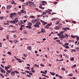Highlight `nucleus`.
<instances>
[{"label":"nucleus","mask_w":79,"mask_h":79,"mask_svg":"<svg viewBox=\"0 0 79 79\" xmlns=\"http://www.w3.org/2000/svg\"><path fill=\"white\" fill-rule=\"evenodd\" d=\"M6 39L8 40H9V37H8V36H6Z\"/></svg>","instance_id":"nucleus-61"},{"label":"nucleus","mask_w":79,"mask_h":79,"mask_svg":"<svg viewBox=\"0 0 79 79\" xmlns=\"http://www.w3.org/2000/svg\"><path fill=\"white\" fill-rule=\"evenodd\" d=\"M47 5V4H41L40 6H39V8H40L41 9H42V10H44V9H45V7H42V5L43 6H44V5Z\"/></svg>","instance_id":"nucleus-3"},{"label":"nucleus","mask_w":79,"mask_h":79,"mask_svg":"<svg viewBox=\"0 0 79 79\" xmlns=\"http://www.w3.org/2000/svg\"><path fill=\"white\" fill-rule=\"evenodd\" d=\"M56 41L57 42H60V40H56Z\"/></svg>","instance_id":"nucleus-42"},{"label":"nucleus","mask_w":79,"mask_h":79,"mask_svg":"<svg viewBox=\"0 0 79 79\" xmlns=\"http://www.w3.org/2000/svg\"><path fill=\"white\" fill-rule=\"evenodd\" d=\"M24 34H27V31H24Z\"/></svg>","instance_id":"nucleus-47"},{"label":"nucleus","mask_w":79,"mask_h":79,"mask_svg":"<svg viewBox=\"0 0 79 79\" xmlns=\"http://www.w3.org/2000/svg\"><path fill=\"white\" fill-rule=\"evenodd\" d=\"M40 21L41 23H44V21H43V20H40Z\"/></svg>","instance_id":"nucleus-53"},{"label":"nucleus","mask_w":79,"mask_h":79,"mask_svg":"<svg viewBox=\"0 0 79 79\" xmlns=\"http://www.w3.org/2000/svg\"><path fill=\"white\" fill-rule=\"evenodd\" d=\"M34 18V16H31L30 17V18Z\"/></svg>","instance_id":"nucleus-49"},{"label":"nucleus","mask_w":79,"mask_h":79,"mask_svg":"<svg viewBox=\"0 0 79 79\" xmlns=\"http://www.w3.org/2000/svg\"><path fill=\"white\" fill-rule=\"evenodd\" d=\"M23 12H24V10H21V13H23Z\"/></svg>","instance_id":"nucleus-57"},{"label":"nucleus","mask_w":79,"mask_h":79,"mask_svg":"<svg viewBox=\"0 0 79 79\" xmlns=\"http://www.w3.org/2000/svg\"><path fill=\"white\" fill-rule=\"evenodd\" d=\"M3 18H4L3 16L0 17V20H3Z\"/></svg>","instance_id":"nucleus-29"},{"label":"nucleus","mask_w":79,"mask_h":79,"mask_svg":"<svg viewBox=\"0 0 79 79\" xmlns=\"http://www.w3.org/2000/svg\"><path fill=\"white\" fill-rule=\"evenodd\" d=\"M72 23L73 24H76V21H73Z\"/></svg>","instance_id":"nucleus-45"},{"label":"nucleus","mask_w":79,"mask_h":79,"mask_svg":"<svg viewBox=\"0 0 79 79\" xmlns=\"http://www.w3.org/2000/svg\"><path fill=\"white\" fill-rule=\"evenodd\" d=\"M27 76H28V77H31V75H27Z\"/></svg>","instance_id":"nucleus-54"},{"label":"nucleus","mask_w":79,"mask_h":79,"mask_svg":"<svg viewBox=\"0 0 79 79\" xmlns=\"http://www.w3.org/2000/svg\"><path fill=\"white\" fill-rule=\"evenodd\" d=\"M8 40L9 42H11V43H13V41H12L10 40Z\"/></svg>","instance_id":"nucleus-52"},{"label":"nucleus","mask_w":79,"mask_h":79,"mask_svg":"<svg viewBox=\"0 0 79 79\" xmlns=\"http://www.w3.org/2000/svg\"><path fill=\"white\" fill-rule=\"evenodd\" d=\"M34 2H29V5H28L29 6H30L31 7L32 6Z\"/></svg>","instance_id":"nucleus-7"},{"label":"nucleus","mask_w":79,"mask_h":79,"mask_svg":"<svg viewBox=\"0 0 79 79\" xmlns=\"http://www.w3.org/2000/svg\"><path fill=\"white\" fill-rule=\"evenodd\" d=\"M46 13H49L48 14H50V15H54V14H52V13H51L50 12H49V11L48 10H46Z\"/></svg>","instance_id":"nucleus-13"},{"label":"nucleus","mask_w":79,"mask_h":79,"mask_svg":"<svg viewBox=\"0 0 79 79\" xmlns=\"http://www.w3.org/2000/svg\"><path fill=\"white\" fill-rule=\"evenodd\" d=\"M29 29H32V27H31V26H29L28 27Z\"/></svg>","instance_id":"nucleus-58"},{"label":"nucleus","mask_w":79,"mask_h":79,"mask_svg":"<svg viewBox=\"0 0 79 79\" xmlns=\"http://www.w3.org/2000/svg\"><path fill=\"white\" fill-rule=\"evenodd\" d=\"M68 76H73V74H69L68 75Z\"/></svg>","instance_id":"nucleus-40"},{"label":"nucleus","mask_w":79,"mask_h":79,"mask_svg":"<svg viewBox=\"0 0 79 79\" xmlns=\"http://www.w3.org/2000/svg\"><path fill=\"white\" fill-rule=\"evenodd\" d=\"M41 3H42V4H47V2H46V1H41Z\"/></svg>","instance_id":"nucleus-17"},{"label":"nucleus","mask_w":79,"mask_h":79,"mask_svg":"<svg viewBox=\"0 0 79 79\" xmlns=\"http://www.w3.org/2000/svg\"><path fill=\"white\" fill-rule=\"evenodd\" d=\"M27 48H28V50H31V46H28Z\"/></svg>","instance_id":"nucleus-23"},{"label":"nucleus","mask_w":79,"mask_h":79,"mask_svg":"<svg viewBox=\"0 0 79 79\" xmlns=\"http://www.w3.org/2000/svg\"><path fill=\"white\" fill-rule=\"evenodd\" d=\"M14 42L15 44H16V42H19V41H18L17 40H14Z\"/></svg>","instance_id":"nucleus-26"},{"label":"nucleus","mask_w":79,"mask_h":79,"mask_svg":"<svg viewBox=\"0 0 79 79\" xmlns=\"http://www.w3.org/2000/svg\"><path fill=\"white\" fill-rule=\"evenodd\" d=\"M29 2H26V6H27V5H29Z\"/></svg>","instance_id":"nucleus-30"},{"label":"nucleus","mask_w":79,"mask_h":79,"mask_svg":"<svg viewBox=\"0 0 79 79\" xmlns=\"http://www.w3.org/2000/svg\"><path fill=\"white\" fill-rule=\"evenodd\" d=\"M14 72L16 74H19V72L17 71H15Z\"/></svg>","instance_id":"nucleus-41"},{"label":"nucleus","mask_w":79,"mask_h":79,"mask_svg":"<svg viewBox=\"0 0 79 79\" xmlns=\"http://www.w3.org/2000/svg\"><path fill=\"white\" fill-rule=\"evenodd\" d=\"M41 32H44L45 31V29H43V28H41Z\"/></svg>","instance_id":"nucleus-19"},{"label":"nucleus","mask_w":79,"mask_h":79,"mask_svg":"<svg viewBox=\"0 0 79 79\" xmlns=\"http://www.w3.org/2000/svg\"><path fill=\"white\" fill-rule=\"evenodd\" d=\"M40 24H41L40 22H38L36 23L34 25V26L35 27H38V28H39V27H40V26L39 25H40Z\"/></svg>","instance_id":"nucleus-2"},{"label":"nucleus","mask_w":79,"mask_h":79,"mask_svg":"<svg viewBox=\"0 0 79 79\" xmlns=\"http://www.w3.org/2000/svg\"><path fill=\"white\" fill-rule=\"evenodd\" d=\"M37 22H38V21H37V19H35V23H37Z\"/></svg>","instance_id":"nucleus-50"},{"label":"nucleus","mask_w":79,"mask_h":79,"mask_svg":"<svg viewBox=\"0 0 79 79\" xmlns=\"http://www.w3.org/2000/svg\"><path fill=\"white\" fill-rule=\"evenodd\" d=\"M32 6H33L34 7H36V6L35 5V4L33 3Z\"/></svg>","instance_id":"nucleus-46"},{"label":"nucleus","mask_w":79,"mask_h":79,"mask_svg":"<svg viewBox=\"0 0 79 79\" xmlns=\"http://www.w3.org/2000/svg\"><path fill=\"white\" fill-rule=\"evenodd\" d=\"M1 73H3L4 74L5 73V71L4 70H3V69H1Z\"/></svg>","instance_id":"nucleus-15"},{"label":"nucleus","mask_w":79,"mask_h":79,"mask_svg":"<svg viewBox=\"0 0 79 79\" xmlns=\"http://www.w3.org/2000/svg\"><path fill=\"white\" fill-rule=\"evenodd\" d=\"M65 45H68V46L69 45V43H66V44H65Z\"/></svg>","instance_id":"nucleus-55"},{"label":"nucleus","mask_w":79,"mask_h":79,"mask_svg":"<svg viewBox=\"0 0 79 79\" xmlns=\"http://www.w3.org/2000/svg\"><path fill=\"white\" fill-rule=\"evenodd\" d=\"M9 27H14V26H13V25H10Z\"/></svg>","instance_id":"nucleus-43"},{"label":"nucleus","mask_w":79,"mask_h":79,"mask_svg":"<svg viewBox=\"0 0 79 79\" xmlns=\"http://www.w3.org/2000/svg\"><path fill=\"white\" fill-rule=\"evenodd\" d=\"M47 26H50L51 25H52V23H51V24L50 23H48V24L47 25Z\"/></svg>","instance_id":"nucleus-36"},{"label":"nucleus","mask_w":79,"mask_h":79,"mask_svg":"<svg viewBox=\"0 0 79 79\" xmlns=\"http://www.w3.org/2000/svg\"><path fill=\"white\" fill-rule=\"evenodd\" d=\"M28 26H31L32 24V23L29 22L28 24Z\"/></svg>","instance_id":"nucleus-25"},{"label":"nucleus","mask_w":79,"mask_h":79,"mask_svg":"<svg viewBox=\"0 0 79 79\" xmlns=\"http://www.w3.org/2000/svg\"><path fill=\"white\" fill-rule=\"evenodd\" d=\"M17 19H18V18H15L14 19V20H13V23L14 24H15V23H18L19 21V20Z\"/></svg>","instance_id":"nucleus-5"},{"label":"nucleus","mask_w":79,"mask_h":79,"mask_svg":"<svg viewBox=\"0 0 79 79\" xmlns=\"http://www.w3.org/2000/svg\"><path fill=\"white\" fill-rule=\"evenodd\" d=\"M62 70V71H66V69H65V68H62L61 69Z\"/></svg>","instance_id":"nucleus-35"},{"label":"nucleus","mask_w":79,"mask_h":79,"mask_svg":"<svg viewBox=\"0 0 79 79\" xmlns=\"http://www.w3.org/2000/svg\"><path fill=\"white\" fill-rule=\"evenodd\" d=\"M16 16V13H11L10 14V18H12L14 16Z\"/></svg>","instance_id":"nucleus-4"},{"label":"nucleus","mask_w":79,"mask_h":79,"mask_svg":"<svg viewBox=\"0 0 79 79\" xmlns=\"http://www.w3.org/2000/svg\"><path fill=\"white\" fill-rule=\"evenodd\" d=\"M47 15V12H43V14L42 15V16H44V15Z\"/></svg>","instance_id":"nucleus-22"},{"label":"nucleus","mask_w":79,"mask_h":79,"mask_svg":"<svg viewBox=\"0 0 79 79\" xmlns=\"http://www.w3.org/2000/svg\"><path fill=\"white\" fill-rule=\"evenodd\" d=\"M31 21L32 23H35V21L34 20H32Z\"/></svg>","instance_id":"nucleus-32"},{"label":"nucleus","mask_w":79,"mask_h":79,"mask_svg":"<svg viewBox=\"0 0 79 79\" xmlns=\"http://www.w3.org/2000/svg\"><path fill=\"white\" fill-rule=\"evenodd\" d=\"M23 13H24V14H26V11H23Z\"/></svg>","instance_id":"nucleus-60"},{"label":"nucleus","mask_w":79,"mask_h":79,"mask_svg":"<svg viewBox=\"0 0 79 79\" xmlns=\"http://www.w3.org/2000/svg\"><path fill=\"white\" fill-rule=\"evenodd\" d=\"M6 71L7 72V73H11V71L10 70H6Z\"/></svg>","instance_id":"nucleus-34"},{"label":"nucleus","mask_w":79,"mask_h":79,"mask_svg":"<svg viewBox=\"0 0 79 79\" xmlns=\"http://www.w3.org/2000/svg\"><path fill=\"white\" fill-rule=\"evenodd\" d=\"M15 72L14 71H12V72H11V73H10V74L11 75H12L13 76H15Z\"/></svg>","instance_id":"nucleus-14"},{"label":"nucleus","mask_w":79,"mask_h":79,"mask_svg":"<svg viewBox=\"0 0 79 79\" xmlns=\"http://www.w3.org/2000/svg\"><path fill=\"white\" fill-rule=\"evenodd\" d=\"M45 27L46 29H49V27H48V26L47 25L46 26H45Z\"/></svg>","instance_id":"nucleus-31"},{"label":"nucleus","mask_w":79,"mask_h":79,"mask_svg":"<svg viewBox=\"0 0 79 79\" xmlns=\"http://www.w3.org/2000/svg\"><path fill=\"white\" fill-rule=\"evenodd\" d=\"M60 38H61V39H64V38L68 39V35L66 33H65V35H63V32H62V34L60 36Z\"/></svg>","instance_id":"nucleus-1"},{"label":"nucleus","mask_w":79,"mask_h":79,"mask_svg":"<svg viewBox=\"0 0 79 79\" xmlns=\"http://www.w3.org/2000/svg\"><path fill=\"white\" fill-rule=\"evenodd\" d=\"M35 10L37 11H39V12H42V11L41 10H40L38 9V8H36L35 9Z\"/></svg>","instance_id":"nucleus-16"},{"label":"nucleus","mask_w":79,"mask_h":79,"mask_svg":"<svg viewBox=\"0 0 79 79\" xmlns=\"http://www.w3.org/2000/svg\"><path fill=\"white\" fill-rule=\"evenodd\" d=\"M31 71L33 73H35V71L34 70H32Z\"/></svg>","instance_id":"nucleus-64"},{"label":"nucleus","mask_w":79,"mask_h":79,"mask_svg":"<svg viewBox=\"0 0 79 79\" xmlns=\"http://www.w3.org/2000/svg\"><path fill=\"white\" fill-rule=\"evenodd\" d=\"M0 75H1V76H2V77H5V76H4V75L2 74V73H0Z\"/></svg>","instance_id":"nucleus-38"},{"label":"nucleus","mask_w":79,"mask_h":79,"mask_svg":"<svg viewBox=\"0 0 79 79\" xmlns=\"http://www.w3.org/2000/svg\"><path fill=\"white\" fill-rule=\"evenodd\" d=\"M50 74H51V75H53V76H55V73H52L51 72H50Z\"/></svg>","instance_id":"nucleus-24"},{"label":"nucleus","mask_w":79,"mask_h":79,"mask_svg":"<svg viewBox=\"0 0 79 79\" xmlns=\"http://www.w3.org/2000/svg\"><path fill=\"white\" fill-rule=\"evenodd\" d=\"M40 66H43V67H44L45 66V65H44L41 64H40Z\"/></svg>","instance_id":"nucleus-48"},{"label":"nucleus","mask_w":79,"mask_h":79,"mask_svg":"<svg viewBox=\"0 0 79 79\" xmlns=\"http://www.w3.org/2000/svg\"><path fill=\"white\" fill-rule=\"evenodd\" d=\"M60 23V21H58L57 22L56 24L55 25H57V24H59Z\"/></svg>","instance_id":"nucleus-27"},{"label":"nucleus","mask_w":79,"mask_h":79,"mask_svg":"<svg viewBox=\"0 0 79 79\" xmlns=\"http://www.w3.org/2000/svg\"><path fill=\"white\" fill-rule=\"evenodd\" d=\"M71 37H72V38H76V37H78V36L73 35H71Z\"/></svg>","instance_id":"nucleus-11"},{"label":"nucleus","mask_w":79,"mask_h":79,"mask_svg":"<svg viewBox=\"0 0 79 79\" xmlns=\"http://www.w3.org/2000/svg\"><path fill=\"white\" fill-rule=\"evenodd\" d=\"M26 73H29V72L28 71H25Z\"/></svg>","instance_id":"nucleus-63"},{"label":"nucleus","mask_w":79,"mask_h":79,"mask_svg":"<svg viewBox=\"0 0 79 79\" xmlns=\"http://www.w3.org/2000/svg\"><path fill=\"white\" fill-rule=\"evenodd\" d=\"M70 60L71 61H74V58L73 57L72 58L70 59Z\"/></svg>","instance_id":"nucleus-39"},{"label":"nucleus","mask_w":79,"mask_h":79,"mask_svg":"<svg viewBox=\"0 0 79 79\" xmlns=\"http://www.w3.org/2000/svg\"><path fill=\"white\" fill-rule=\"evenodd\" d=\"M5 69H6V70H8V69H9V68H10V67L9 66H5Z\"/></svg>","instance_id":"nucleus-12"},{"label":"nucleus","mask_w":79,"mask_h":79,"mask_svg":"<svg viewBox=\"0 0 79 79\" xmlns=\"http://www.w3.org/2000/svg\"><path fill=\"white\" fill-rule=\"evenodd\" d=\"M8 55H11V53L10 52H8L7 53Z\"/></svg>","instance_id":"nucleus-37"},{"label":"nucleus","mask_w":79,"mask_h":79,"mask_svg":"<svg viewBox=\"0 0 79 79\" xmlns=\"http://www.w3.org/2000/svg\"><path fill=\"white\" fill-rule=\"evenodd\" d=\"M12 6L11 5H8L7 6L6 9L8 10L9 9H10V8H11V7Z\"/></svg>","instance_id":"nucleus-8"},{"label":"nucleus","mask_w":79,"mask_h":79,"mask_svg":"<svg viewBox=\"0 0 79 79\" xmlns=\"http://www.w3.org/2000/svg\"><path fill=\"white\" fill-rule=\"evenodd\" d=\"M34 65H35V67H36V68H39V65H38L36 64H34Z\"/></svg>","instance_id":"nucleus-28"},{"label":"nucleus","mask_w":79,"mask_h":79,"mask_svg":"<svg viewBox=\"0 0 79 79\" xmlns=\"http://www.w3.org/2000/svg\"><path fill=\"white\" fill-rule=\"evenodd\" d=\"M37 17H42V15H37Z\"/></svg>","instance_id":"nucleus-44"},{"label":"nucleus","mask_w":79,"mask_h":79,"mask_svg":"<svg viewBox=\"0 0 79 79\" xmlns=\"http://www.w3.org/2000/svg\"><path fill=\"white\" fill-rule=\"evenodd\" d=\"M62 34H63V31H61L60 33H58L57 35L58 36L60 37V36H61V35H62Z\"/></svg>","instance_id":"nucleus-9"},{"label":"nucleus","mask_w":79,"mask_h":79,"mask_svg":"<svg viewBox=\"0 0 79 79\" xmlns=\"http://www.w3.org/2000/svg\"><path fill=\"white\" fill-rule=\"evenodd\" d=\"M70 29H69V28L68 27H63L62 28V30H64V31H66L67 30H69Z\"/></svg>","instance_id":"nucleus-6"},{"label":"nucleus","mask_w":79,"mask_h":79,"mask_svg":"<svg viewBox=\"0 0 79 79\" xmlns=\"http://www.w3.org/2000/svg\"><path fill=\"white\" fill-rule=\"evenodd\" d=\"M45 24H47V22H45L44 21L43 22V23H42V25H43L44 26H45Z\"/></svg>","instance_id":"nucleus-21"},{"label":"nucleus","mask_w":79,"mask_h":79,"mask_svg":"<svg viewBox=\"0 0 79 79\" xmlns=\"http://www.w3.org/2000/svg\"><path fill=\"white\" fill-rule=\"evenodd\" d=\"M10 32H12V33H15V32H16V31H10Z\"/></svg>","instance_id":"nucleus-33"},{"label":"nucleus","mask_w":79,"mask_h":79,"mask_svg":"<svg viewBox=\"0 0 79 79\" xmlns=\"http://www.w3.org/2000/svg\"><path fill=\"white\" fill-rule=\"evenodd\" d=\"M54 29H56V30L59 29H60V27L57 26H56L54 27Z\"/></svg>","instance_id":"nucleus-10"},{"label":"nucleus","mask_w":79,"mask_h":79,"mask_svg":"<svg viewBox=\"0 0 79 79\" xmlns=\"http://www.w3.org/2000/svg\"><path fill=\"white\" fill-rule=\"evenodd\" d=\"M15 1H12V4H15Z\"/></svg>","instance_id":"nucleus-62"},{"label":"nucleus","mask_w":79,"mask_h":79,"mask_svg":"<svg viewBox=\"0 0 79 79\" xmlns=\"http://www.w3.org/2000/svg\"><path fill=\"white\" fill-rule=\"evenodd\" d=\"M58 39V38L56 37L54 39V40H56V39Z\"/></svg>","instance_id":"nucleus-51"},{"label":"nucleus","mask_w":79,"mask_h":79,"mask_svg":"<svg viewBox=\"0 0 79 79\" xmlns=\"http://www.w3.org/2000/svg\"><path fill=\"white\" fill-rule=\"evenodd\" d=\"M56 20H57V19L55 18H52L51 19L52 21H56Z\"/></svg>","instance_id":"nucleus-20"},{"label":"nucleus","mask_w":79,"mask_h":79,"mask_svg":"<svg viewBox=\"0 0 79 79\" xmlns=\"http://www.w3.org/2000/svg\"><path fill=\"white\" fill-rule=\"evenodd\" d=\"M3 28H2V27L0 28V31H2L3 30Z\"/></svg>","instance_id":"nucleus-56"},{"label":"nucleus","mask_w":79,"mask_h":79,"mask_svg":"<svg viewBox=\"0 0 79 79\" xmlns=\"http://www.w3.org/2000/svg\"><path fill=\"white\" fill-rule=\"evenodd\" d=\"M16 60H18V61H19V63H22V61H21V60H20V59L16 58Z\"/></svg>","instance_id":"nucleus-18"},{"label":"nucleus","mask_w":79,"mask_h":79,"mask_svg":"<svg viewBox=\"0 0 79 79\" xmlns=\"http://www.w3.org/2000/svg\"><path fill=\"white\" fill-rule=\"evenodd\" d=\"M59 26H60V27H61V26H62V24L60 23L59 24Z\"/></svg>","instance_id":"nucleus-59"}]
</instances>
